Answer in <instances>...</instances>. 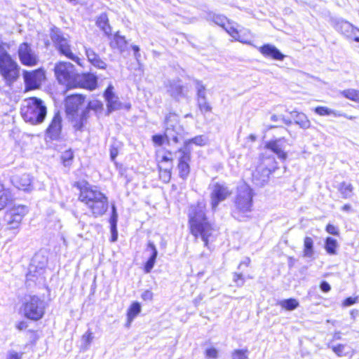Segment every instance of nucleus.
I'll return each mask as SVG.
<instances>
[{
  "mask_svg": "<svg viewBox=\"0 0 359 359\" xmlns=\"http://www.w3.org/2000/svg\"><path fill=\"white\" fill-rule=\"evenodd\" d=\"M205 204L199 202L190 206L188 212L189 224L191 233L196 238L201 237L207 246L208 241L215 232V228L208 221L205 216Z\"/></svg>",
  "mask_w": 359,
  "mask_h": 359,
  "instance_id": "nucleus-1",
  "label": "nucleus"
},
{
  "mask_svg": "<svg viewBox=\"0 0 359 359\" xmlns=\"http://www.w3.org/2000/svg\"><path fill=\"white\" fill-rule=\"evenodd\" d=\"M79 198L87 206L95 217L103 215L108 209L107 197L96 187L81 188Z\"/></svg>",
  "mask_w": 359,
  "mask_h": 359,
  "instance_id": "nucleus-2",
  "label": "nucleus"
},
{
  "mask_svg": "<svg viewBox=\"0 0 359 359\" xmlns=\"http://www.w3.org/2000/svg\"><path fill=\"white\" fill-rule=\"evenodd\" d=\"M84 98L81 95L75 94L67 96L65 100L67 118L77 130H81L88 119V109H83L80 111V107L84 102Z\"/></svg>",
  "mask_w": 359,
  "mask_h": 359,
  "instance_id": "nucleus-3",
  "label": "nucleus"
},
{
  "mask_svg": "<svg viewBox=\"0 0 359 359\" xmlns=\"http://www.w3.org/2000/svg\"><path fill=\"white\" fill-rule=\"evenodd\" d=\"M47 114L46 107L43 102L36 97H29L25 100L21 109L23 119L32 125L40 124L43 122Z\"/></svg>",
  "mask_w": 359,
  "mask_h": 359,
  "instance_id": "nucleus-4",
  "label": "nucleus"
},
{
  "mask_svg": "<svg viewBox=\"0 0 359 359\" xmlns=\"http://www.w3.org/2000/svg\"><path fill=\"white\" fill-rule=\"evenodd\" d=\"M252 191L245 183L238 187L237 194L235 198L236 211L234 214H245L251 212L252 206Z\"/></svg>",
  "mask_w": 359,
  "mask_h": 359,
  "instance_id": "nucleus-5",
  "label": "nucleus"
},
{
  "mask_svg": "<svg viewBox=\"0 0 359 359\" xmlns=\"http://www.w3.org/2000/svg\"><path fill=\"white\" fill-rule=\"evenodd\" d=\"M50 36L59 52L72 60L79 62V58L71 50L69 41L65 38L60 29L56 27L51 28Z\"/></svg>",
  "mask_w": 359,
  "mask_h": 359,
  "instance_id": "nucleus-6",
  "label": "nucleus"
},
{
  "mask_svg": "<svg viewBox=\"0 0 359 359\" xmlns=\"http://www.w3.org/2000/svg\"><path fill=\"white\" fill-rule=\"evenodd\" d=\"M210 205L215 211L219 204L228 198L232 194L230 188L224 182H212L209 185Z\"/></svg>",
  "mask_w": 359,
  "mask_h": 359,
  "instance_id": "nucleus-7",
  "label": "nucleus"
},
{
  "mask_svg": "<svg viewBox=\"0 0 359 359\" xmlns=\"http://www.w3.org/2000/svg\"><path fill=\"white\" fill-rule=\"evenodd\" d=\"M55 74L59 83L69 88H72L74 85V80L77 74L72 63L67 62L57 63L55 67Z\"/></svg>",
  "mask_w": 359,
  "mask_h": 359,
  "instance_id": "nucleus-8",
  "label": "nucleus"
},
{
  "mask_svg": "<svg viewBox=\"0 0 359 359\" xmlns=\"http://www.w3.org/2000/svg\"><path fill=\"white\" fill-rule=\"evenodd\" d=\"M23 312L27 318L38 320L44 315L45 303L38 297L31 296L24 304Z\"/></svg>",
  "mask_w": 359,
  "mask_h": 359,
  "instance_id": "nucleus-9",
  "label": "nucleus"
},
{
  "mask_svg": "<svg viewBox=\"0 0 359 359\" xmlns=\"http://www.w3.org/2000/svg\"><path fill=\"white\" fill-rule=\"evenodd\" d=\"M0 74L9 83L17 80L20 75V67L12 57L0 61Z\"/></svg>",
  "mask_w": 359,
  "mask_h": 359,
  "instance_id": "nucleus-10",
  "label": "nucleus"
},
{
  "mask_svg": "<svg viewBox=\"0 0 359 359\" xmlns=\"http://www.w3.org/2000/svg\"><path fill=\"white\" fill-rule=\"evenodd\" d=\"M27 212L28 209L25 205L14 206L6 212L4 219L10 229H16Z\"/></svg>",
  "mask_w": 359,
  "mask_h": 359,
  "instance_id": "nucleus-11",
  "label": "nucleus"
},
{
  "mask_svg": "<svg viewBox=\"0 0 359 359\" xmlns=\"http://www.w3.org/2000/svg\"><path fill=\"white\" fill-rule=\"evenodd\" d=\"M18 53L19 60L23 65L32 67L38 63V55L28 43L20 44Z\"/></svg>",
  "mask_w": 359,
  "mask_h": 359,
  "instance_id": "nucleus-12",
  "label": "nucleus"
},
{
  "mask_svg": "<svg viewBox=\"0 0 359 359\" xmlns=\"http://www.w3.org/2000/svg\"><path fill=\"white\" fill-rule=\"evenodd\" d=\"M23 78L27 90L38 88L45 79V72L39 69L34 71H24Z\"/></svg>",
  "mask_w": 359,
  "mask_h": 359,
  "instance_id": "nucleus-13",
  "label": "nucleus"
},
{
  "mask_svg": "<svg viewBox=\"0 0 359 359\" xmlns=\"http://www.w3.org/2000/svg\"><path fill=\"white\" fill-rule=\"evenodd\" d=\"M73 88L80 87L90 90H93L97 88V78L95 75L90 73L76 74L74 80Z\"/></svg>",
  "mask_w": 359,
  "mask_h": 359,
  "instance_id": "nucleus-14",
  "label": "nucleus"
},
{
  "mask_svg": "<svg viewBox=\"0 0 359 359\" xmlns=\"http://www.w3.org/2000/svg\"><path fill=\"white\" fill-rule=\"evenodd\" d=\"M335 28L346 37L359 42V29L353 27L350 22L339 20L336 23Z\"/></svg>",
  "mask_w": 359,
  "mask_h": 359,
  "instance_id": "nucleus-15",
  "label": "nucleus"
},
{
  "mask_svg": "<svg viewBox=\"0 0 359 359\" xmlns=\"http://www.w3.org/2000/svg\"><path fill=\"white\" fill-rule=\"evenodd\" d=\"M165 129L164 136L168 140H172L175 142H178L177 125H174L170 122L177 121V115L175 114H169L165 117Z\"/></svg>",
  "mask_w": 359,
  "mask_h": 359,
  "instance_id": "nucleus-16",
  "label": "nucleus"
},
{
  "mask_svg": "<svg viewBox=\"0 0 359 359\" xmlns=\"http://www.w3.org/2000/svg\"><path fill=\"white\" fill-rule=\"evenodd\" d=\"M62 131V117L59 112L55 114L48 128L46 129L47 136L52 140L59 138Z\"/></svg>",
  "mask_w": 359,
  "mask_h": 359,
  "instance_id": "nucleus-17",
  "label": "nucleus"
},
{
  "mask_svg": "<svg viewBox=\"0 0 359 359\" xmlns=\"http://www.w3.org/2000/svg\"><path fill=\"white\" fill-rule=\"evenodd\" d=\"M114 87L109 85L104 93V97L107 101V107L109 113L118 110L121 107V103L118 97L113 92Z\"/></svg>",
  "mask_w": 359,
  "mask_h": 359,
  "instance_id": "nucleus-18",
  "label": "nucleus"
},
{
  "mask_svg": "<svg viewBox=\"0 0 359 359\" xmlns=\"http://www.w3.org/2000/svg\"><path fill=\"white\" fill-rule=\"evenodd\" d=\"M284 143L285 140L283 138H279L267 142L266 147L275 153L278 158L281 159L282 161H285L287 157V154L284 151Z\"/></svg>",
  "mask_w": 359,
  "mask_h": 359,
  "instance_id": "nucleus-19",
  "label": "nucleus"
},
{
  "mask_svg": "<svg viewBox=\"0 0 359 359\" xmlns=\"http://www.w3.org/2000/svg\"><path fill=\"white\" fill-rule=\"evenodd\" d=\"M179 152L181 154L178 164L179 175L182 179H186L190 172V153L184 149H180Z\"/></svg>",
  "mask_w": 359,
  "mask_h": 359,
  "instance_id": "nucleus-20",
  "label": "nucleus"
},
{
  "mask_svg": "<svg viewBox=\"0 0 359 359\" xmlns=\"http://www.w3.org/2000/svg\"><path fill=\"white\" fill-rule=\"evenodd\" d=\"M12 183L20 190L29 191L32 189V180L28 174H22L13 177Z\"/></svg>",
  "mask_w": 359,
  "mask_h": 359,
  "instance_id": "nucleus-21",
  "label": "nucleus"
},
{
  "mask_svg": "<svg viewBox=\"0 0 359 359\" xmlns=\"http://www.w3.org/2000/svg\"><path fill=\"white\" fill-rule=\"evenodd\" d=\"M165 87L168 93L175 100H180L184 97L183 86L180 83V81H168L165 84Z\"/></svg>",
  "mask_w": 359,
  "mask_h": 359,
  "instance_id": "nucleus-22",
  "label": "nucleus"
},
{
  "mask_svg": "<svg viewBox=\"0 0 359 359\" xmlns=\"http://www.w3.org/2000/svg\"><path fill=\"white\" fill-rule=\"evenodd\" d=\"M259 52L266 57H271L276 60H283L284 55L274 46L271 44H265L258 48Z\"/></svg>",
  "mask_w": 359,
  "mask_h": 359,
  "instance_id": "nucleus-23",
  "label": "nucleus"
},
{
  "mask_svg": "<svg viewBox=\"0 0 359 359\" xmlns=\"http://www.w3.org/2000/svg\"><path fill=\"white\" fill-rule=\"evenodd\" d=\"M269 174L267 168L257 169L252 175V180L257 186L262 187L269 181Z\"/></svg>",
  "mask_w": 359,
  "mask_h": 359,
  "instance_id": "nucleus-24",
  "label": "nucleus"
},
{
  "mask_svg": "<svg viewBox=\"0 0 359 359\" xmlns=\"http://www.w3.org/2000/svg\"><path fill=\"white\" fill-rule=\"evenodd\" d=\"M86 54L88 61L95 67L99 69H105L107 64L91 48L86 49Z\"/></svg>",
  "mask_w": 359,
  "mask_h": 359,
  "instance_id": "nucleus-25",
  "label": "nucleus"
},
{
  "mask_svg": "<svg viewBox=\"0 0 359 359\" xmlns=\"http://www.w3.org/2000/svg\"><path fill=\"white\" fill-rule=\"evenodd\" d=\"M147 248L148 250L149 249L151 250V256L146 262V264L144 266V271L146 273H149L155 264L156 259L158 255V251L156 250L155 245L151 241L148 243Z\"/></svg>",
  "mask_w": 359,
  "mask_h": 359,
  "instance_id": "nucleus-26",
  "label": "nucleus"
},
{
  "mask_svg": "<svg viewBox=\"0 0 359 359\" xmlns=\"http://www.w3.org/2000/svg\"><path fill=\"white\" fill-rule=\"evenodd\" d=\"M290 114L294 118L295 123L302 128L307 129L310 128L311 122L304 114L296 111H291Z\"/></svg>",
  "mask_w": 359,
  "mask_h": 359,
  "instance_id": "nucleus-27",
  "label": "nucleus"
},
{
  "mask_svg": "<svg viewBox=\"0 0 359 359\" xmlns=\"http://www.w3.org/2000/svg\"><path fill=\"white\" fill-rule=\"evenodd\" d=\"M110 46L112 48H116L119 52L123 53L127 48V41L124 36L116 34L110 42Z\"/></svg>",
  "mask_w": 359,
  "mask_h": 359,
  "instance_id": "nucleus-28",
  "label": "nucleus"
},
{
  "mask_svg": "<svg viewBox=\"0 0 359 359\" xmlns=\"http://www.w3.org/2000/svg\"><path fill=\"white\" fill-rule=\"evenodd\" d=\"M97 25L104 32V33L109 36L111 34V28L109 25V19L106 13H102L97 20Z\"/></svg>",
  "mask_w": 359,
  "mask_h": 359,
  "instance_id": "nucleus-29",
  "label": "nucleus"
},
{
  "mask_svg": "<svg viewBox=\"0 0 359 359\" xmlns=\"http://www.w3.org/2000/svg\"><path fill=\"white\" fill-rule=\"evenodd\" d=\"M339 245L336 239L332 237H327L325 243V249L326 252L330 255H337V249Z\"/></svg>",
  "mask_w": 359,
  "mask_h": 359,
  "instance_id": "nucleus-30",
  "label": "nucleus"
},
{
  "mask_svg": "<svg viewBox=\"0 0 359 359\" xmlns=\"http://www.w3.org/2000/svg\"><path fill=\"white\" fill-rule=\"evenodd\" d=\"M93 339L94 336L93 332L88 330L82 335L81 349L83 351H87L89 348Z\"/></svg>",
  "mask_w": 359,
  "mask_h": 359,
  "instance_id": "nucleus-31",
  "label": "nucleus"
},
{
  "mask_svg": "<svg viewBox=\"0 0 359 359\" xmlns=\"http://www.w3.org/2000/svg\"><path fill=\"white\" fill-rule=\"evenodd\" d=\"M141 306L138 302H133L128 310V320L130 324L133 319L140 313Z\"/></svg>",
  "mask_w": 359,
  "mask_h": 359,
  "instance_id": "nucleus-32",
  "label": "nucleus"
},
{
  "mask_svg": "<svg viewBox=\"0 0 359 359\" xmlns=\"http://www.w3.org/2000/svg\"><path fill=\"white\" fill-rule=\"evenodd\" d=\"M314 253L313 241L311 237H306L304 242V256L311 258Z\"/></svg>",
  "mask_w": 359,
  "mask_h": 359,
  "instance_id": "nucleus-33",
  "label": "nucleus"
},
{
  "mask_svg": "<svg viewBox=\"0 0 359 359\" xmlns=\"http://www.w3.org/2000/svg\"><path fill=\"white\" fill-rule=\"evenodd\" d=\"M278 305L285 310L293 311L299 306V302L297 299L290 298L279 302Z\"/></svg>",
  "mask_w": 359,
  "mask_h": 359,
  "instance_id": "nucleus-34",
  "label": "nucleus"
},
{
  "mask_svg": "<svg viewBox=\"0 0 359 359\" xmlns=\"http://www.w3.org/2000/svg\"><path fill=\"white\" fill-rule=\"evenodd\" d=\"M208 142V138L205 135H198L185 142L186 147H189L190 144H194L197 146H204Z\"/></svg>",
  "mask_w": 359,
  "mask_h": 359,
  "instance_id": "nucleus-35",
  "label": "nucleus"
},
{
  "mask_svg": "<svg viewBox=\"0 0 359 359\" xmlns=\"http://www.w3.org/2000/svg\"><path fill=\"white\" fill-rule=\"evenodd\" d=\"M61 160L65 167L69 168L74 161V153L72 149H68L62 152Z\"/></svg>",
  "mask_w": 359,
  "mask_h": 359,
  "instance_id": "nucleus-36",
  "label": "nucleus"
},
{
  "mask_svg": "<svg viewBox=\"0 0 359 359\" xmlns=\"http://www.w3.org/2000/svg\"><path fill=\"white\" fill-rule=\"evenodd\" d=\"M342 197L344 198H350L353 193V186L351 184L342 182L339 189Z\"/></svg>",
  "mask_w": 359,
  "mask_h": 359,
  "instance_id": "nucleus-37",
  "label": "nucleus"
},
{
  "mask_svg": "<svg viewBox=\"0 0 359 359\" xmlns=\"http://www.w3.org/2000/svg\"><path fill=\"white\" fill-rule=\"evenodd\" d=\"M9 199V192L0 184V210L6 206Z\"/></svg>",
  "mask_w": 359,
  "mask_h": 359,
  "instance_id": "nucleus-38",
  "label": "nucleus"
},
{
  "mask_svg": "<svg viewBox=\"0 0 359 359\" xmlns=\"http://www.w3.org/2000/svg\"><path fill=\"white\" fill-rule=\"evenodd\" d=\"M250 33L247 30H240L238 36L235 40L238 41L243 43L251 45V39L250 38Z\"/></svg>",
  "mask_w": 359,
  "mask_h": 359,
  "instance_id": "nucleus-39",
  "label": "nucleus"
},
{
  "mask_svg": "<svg viewBox=\"0 0 359 359\" xmlns=\"http://www.w3.org/2000/svg\"><path fill=\"white\" fill-rule=\"evenodd\" d=\"M103 104L99 100H91L88 102L87 107L85 109H88V113L90 112V110H93L95 112L100 111L102 109ZM90 116V114H88V117Z\"/></svg>",
  "mask_w": 359,
  "mask_h": 359,
  "instance_id": "nucleus-40",
  "label": "nucleus"
},
{
  "mask_svg": "<svg viewBox=\"0 0 359 359\" xmlns=\"http://www.w3.org/2000/svg\"><path fill=\"white\" fill-rule=\"evenodd\" d=\"M231 359H248V349H236L231 353Z\"/></svg>",
  "mask_w": 359,
  "mask_h": 359,
  "instance_id": "nucleus-41",
  "label": "nucleus"
},
{
  "mask_svg": "<svg viewBox=\"0 0 359 359\" xmlns=\"http://www.w3.org/2000/svg\"><path fill=\"white\" fill-rule=\"evenodd\" d=\"M197 91V100L206 98L205 87L201 81L196 80L195 81Z\"/></svg>",
  "mask_w": 359,
  "mask_h": 359,
  "instance_id": "nucleus-42",
  "label": "nucleus"
},
{
  "mask_svg": "<svg viewBox=\"0 0 359 359\" xmlns=\"http://www.w3.org/2000/svg\"><path fill=\"white\" fill-rule=\"evenodd\" d=\"M46 261L43 257H41L39 255H36L32 259V267L35 266L42 270L46 266Z\"/></svg>",
  "mask_w": 359,
  "mask_h": 359,
  "instance_id": "nucleus-43",
  "label": "nucleus"
},
{
  "mask_svg": "<svg viewBox=\"0 0 359 359\" xmlns=\"http://www.w3.org/2000/svg\"><path fill=\"white\" fill-rule=\"evenodd\" d=\"M198 106L202 113L210 112L212 110V107L210 104L207 102L206 98L198 99Z\"/></svg>",
  "mask_w": 359,
  "mask_h": 359,
  "instance_id": "nucleus-44",
  "label": "nucleus"
},
{
  "mask_svg": "<svg viewBox=\"0 0 359 359\" xmlns=\"http://www.w3.org/2000/svg\"><path fill=\"white\" fill-rule=\"evenodd\" d=\"M160 169V178L164 182H168L171 178V172L168 168H162L161 166L159 165Z\"/></svg>",
  "mask_w": 359,
  "mask_h": 359,
  "instance_id": "nucleus-45",
  "label": "nucleus"
},
{
  "mask_svg": "<svg viewBox=\"0 0 359 359\" xmlns=\"http://www.w3.org/2000/svg\"><path fill=\"white\" fill-rule=\"evenodd\" d=\"M9 46L6 43H0V61L11 57L8 53Z\"/></svg>",
  "mask_w": 359,
  "mask_h": 359,
  "instance_id": "nucleus-46",
  "label": "nucleus"
},
{
  "mask_svg": "<svg viewBox=\"0 0 359 359\" xmlns=\"http://www.w3.org/2000/svg\"><path fill=\"white\" fill-rule=\"evenodd\" d=\"M111 209H112V213H111V216L109 219V223L111 225V228L114 229V227H116V225H117L118 214H117L116 209V207L114 205H112Z\"/></svg>",
  "mask_w": 359,
  "mask_h": 359,
  "instance_id": "nucleus-47",
  "label": "nucleus"
},
{
  "mask_svg": "<svg viewBox=\"0 0 359 359\" xmlns=\"http://www.w3.org/2000/svg\"><path fill=\"white\" fill-rule=\"evenodd\" d=\"M355 92H356V90H355V89H346V90L340 91L339 93L344 97H346L348 100H351L352 101H354L355 96Z\"/></svg>",
  "mask_w": 359,
  "mask_h": 359,
  "instance_id": "nucleus-48",
  "label": "nucleus"
},
{
  "mask_svg": "<svg viewBox=\"0 0 359 359\" xmlns=\"http://www.w3.org/2000/svg\"><path fill=\"white\" fill-rule=\"evenodd\" d=\"M331 109L327 107H317L315 108L314 111L320 116H330Z\"/></svg>",
  "mask_w": 359,
  "mask_h": 359,
  "instance_id": "nucleus-49",
  "label": "nucleus"
},
{
  "mask_svg": "<svg viewBox=\"0 0 359 359\" xmlns=\"http://www.w3.org/2000/svg\"><path fill=\"white\" fill-rule=\"evenodd\" d=\"M205 357L208 359H215L218 357V351L215 348H210L205 350Z\"/></svg>",
  "mask_w": 359,
  "mask_h": 359,
  "instance_id": "nucleus-50",
  "label": "nucleus"
},
{
  "mask_svg": "<svg viewBox=\"0 0 359 359\" xmlns=\"http://www.w3.org/2000/svg\"><path fill=\"white\" fill-rule=\"evenodd\" d=\"M330 115H332L334 116V117H340V116H343V117H345L349 120H353L355 118V116H348L347 114L340 111H337V110H333V109H331L330 111Z\"/></svg>",
  "mask_w": 359,
  "mask_h": 359,
  "instance_id": "nucleus-51",
  "label": "nucleus"
},
{
  "mask_svg": "<svg viewBox=\"0 0 359 359\" xmlns=\"http://www.w3.org/2000/svg\"><path fill=\"white\" fill-rule=\"evenodd\" d=\"M332 351L339 357L345 355L346 354L344 353L345 346L343 344H338L337 346H334L332 347Z\"/></svg>",
  "mask_w": 359,
  "mask_h": 359,
  "instance_id": "nucleus-52",
  "label": "nucleus"
},
{
  "mask_svg": "<svg viewBox=\"0 0 359 359\" xmlns=\"http://www.w3.org/2000/svg\"><path fill=\"white\" fill-rule=\"evenodd\" d=\"M233 281L236 283L237 286H242L244 284V278L241 273H235L233 274Z\"/></svg>",
  "mask_w": 359,
  "mask_h": 359,
  "instance_id": "nucleus-53",
  "label": "nucleus"
},
{
  "mask_svg": "<svg viewBox=\"0 0 359 359\" xmlns=\"http://www.w3.org/2000/svg\"><path fill=\"white\" fill-rule=\"evenodd\" d=\"M326 231L328 233L337 236L339 235V230L337 226L332 225V224H327L326 226Z\"/></svg>",
  "mask_w": 359,
  "mask_h": 359,
  "instance_id": "nucleus-54",
  "label": "nucleus"
},
{
  "mask_svg": "<svg viewBox=\"0 0 359 359\" xmlns=\"http://www.w3.org/2000/svg\"><path fill=\"white\" fill-rule=\"evenodd\" d=\"M152 140L155 144L161 146L163 143L164 136L161 135H155L152 137Z\"/></svg>",
  "mask_w": 359,
  "mask_h": 359,
  "instance_id": "nucleus-55",
  "label": "nucleus"
},
{
  "mask_svg": "<svg viewBox=\"0 0 359 359\" xmlns=\"http://www.w3.org/2000/svg\"><path fill=\"white\" fill-rule=\"evenodd\" d=\"M22 353L19 354L15 351H10L8 353L6 359H21Z\"/></svg>",
  "mask_w": 359,
  "mask_h": 359,
  "instance_id": "nucleus-56",
  "label": "nucleus"
},
{
  "mask_svg": "<svg viewBox=\"0 0 359 359\" xmlns=\"http://www.w3.org/2000/svg\"><path fill=\"white\" fill-rule=\"evenodd\" d=\"M142 298L144 300V301H151L153 299V292L151 291V290H145L142 294Z\"/></svg>",
  "mask_w": 359,
  "mask_h": 359,
  "instance_id": "nucleus-57",
  "label": "nucleus"
},
{
  "mask_svg": "<svg viewBox=\"0 0 359 359\" xmlns=\"http://www.w3.org/2000/svg\"><path fill=\"white\" fill-rule=\"evenodd\" d=\"M226 32L235 39L236 36H238V34L240 31H238L237 29L230 27L228 29H226Z\"/></svg>",
  "mask_w": 359,
  "mask_h": 359,
  "instance_id": "nucleus-58",
  "label": "nucleus"
},
{
  "mask_svg": "<svg viewBox=\"0 0 359 359\" xmlns=\"http://www.w3.org/2000/svg\"><path fill=\"white\" fill-rule=\"evenodd\" d=\"M356 302V298L348 297L346 298L344 302L345 306H349L354 304Z\"/></svg>",
  "mask_w": 359,
  "mask_h": 359,
  "instance_id": "nucleus-59",
  "label": "nucleus"
},
{
  "mask_svg": "<svg viewBox=\"0 0 359 359\" xmlns=\"http://www.w3.org/2000/svg\"><path fill=\"white\" fill-rule=\"evenodd\" d=\"M320 289L322 291H323L325 292H327L330 290L331 287L328 283L323 281L320 284Z\"/></svg>",
  "mask_w": 359,
  "mask_h": 359,
  "instance_id": "nucleus-60",
  "label": "nucleus"
},
{
  "mask_svg": "<svg viewBox=\"0 0 359 359\" xmlns=\"http://www.w3.org/2000/svg\"><path fill=\"white\" fill-rule=\"evenodd\" d=\"M111 241L115 242L117 240L118 238V231L116 227H114V229L111 228Z\"/></svg>",
  "mask_w": 359,
  "mask_h": 359,
  "instance_id": "nucleus-61",
  "label": "nucleus"
},
{
  "mask_svg": "<svg viewBox=\"0 0 359 359\" xmlns=\"http://www.w3.org/2000/svg\"><path fill=\"white\" fill-rule=\"evenodd\" d=\"M118 155V150L116 148L111 147L110 149V157L114 161Z\"/></svg>",
  "mask_w": 359,
  "mask_h": 359,
  "instance_id": "nucleus-62",
  "label": "nucleus"
},
{
  "mask_svg": "<svg viewBox=\"0 0 359 359\" xmlns=\"http://www.w3.org/2000/svg\"><path fill=\"white\" fill-rule=\"evenodd\" d=\"M132 49L135 52V57H136V59H138V57L140 56V55L139 54L140 48L136 45H133L132 46Z\"/></svg>",
  "mask_w": 359,
  "mask_h": 359,
  "instance_id": "nucleus-63",
  "label": "nucleus"
},
{
  "mask_svg": "<svg viewBox=\"0 0 359 359\" xmlns=\"http://www.w3.org/2000/svg\"><path fill=\"white\" fill-rule=\"evenodd\" d=\"M250 258L246 257V258H245V259H244L243 261H242V262H241V264H240V265H239V268H240L242 265H245V266H249V264H250Z\"/></svg>",
  "mask_w": 359,
  "mask_h": 359,
  "instance_id": "nucleus-64",
  "label": "nucleus"
}]
</instances>
